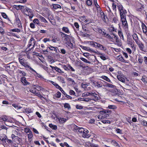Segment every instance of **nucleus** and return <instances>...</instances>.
Here are the masks:
<instances>
[{
    "mask_svg": "<svg viewBox=\"0 0 147 147\" xmlns=\"http://www.w3.org/2000/svg\"><path fill=\"white\" fill-rule=\"evenodd\" d=\"M117 77L118 80L122 82H125V80L124 78H123L122 76L121 75H117Z\"/></svg>",
    "mask_w": 147,
    "mask_h": 147,
    "instance_id": "11",
    "label": "nucleus"
},
{
    "mask_svg": "<svg viewBox=\"0 0 147 147\" xmlns=\"http://www.w3.org/2000/svg\"><path fill=\"white\" fill-rule=\"evenodd\" d=\"M18 73L20 74L21 76H26V73L24 71L21 70H18Z\"/></svg>",
    "mask_w": 147,
    "mask_h": 147,
    "instance_id": "23",
    "label": "nucleus"
},
{
    "mask_svg": "<svg viewBox=\"0 0 147 147\" xmlns=\"http://www.w3.org/2000/svg\"><path fill=\"white\" fill-rule=\"evenodd\" d=\"M49 127L51 128H52L53 129L56 130L57 129V126L56 125H54L52 123L49 124Z\"/></svg>",
    "mask_w": 147,
    "mask_h": 147,
    "instance_id": "20",
    "label": "nucleus"
},
{
    "mask_svg": "<svg viewBox=\"0 0 147 147\" xmlns=\"http://www.w3.org/2000/svg\"><path fill=\"white\" fill-rule=\"evenodd\" d=\"M66 121V120L64 118H62V119H59V121L61 122L62 123H64Z\"/></svg>",
    "mask_w": 147,
    "mask_h": 147,
    "instance_id": "57",
    "label": "nucleus"
},
{
    "mask_svg": "<svg viewBox=\"0 0 147 147\" xmlns=\"http://www.w3.org/2000/svg\"><path fill=\"white\" fill-rule=\"evenodd\" d=\"M21 80L24 85H26L30 84V83L27 81L26 78L24 77H22L21 78Z\"/></svg>",
    "mask_w": 147,
    "mask_h": 147,
    "instance_id": "6",
    "label": "nucleus"
},
{
    "mask_svg": "<svg viewBox=\"0 0 147 147\" xmlns=\"http://www.w3.org/2000/svg\"><path fill=\"white\" fill-rule=\"evenodd\" d=\"M89 83H82L81 85V86L83 88H86L89 85Z\"/></svg>",
    "mask_w": 147,
    "mask_h": 147,
    "instance_id": "22",
    "label": "nucleus"
},
{
    "mask_svg": "<svg viewBox=\"0 0 147 147\" xmlns=\"http://www.w3.org/2000/svg\"><path fill=\"white\" fill-rule=\"evenodd\" d=\"M100 55H100V57L101 58V59L103 60H105L107 59L106 57H105L104 56H103L102 54H100Z\"/></svg>",
    "mask_w": 147,
    "mask_h": 147,
    "instance_id": "52",
    "label": "nucleus"
},
{
    "mask_svg": "<svg viewBox=\"0 0 147 147\" xmlns=\"http://www.w3.org/2000/svg\"><path fill=\"white\" fill-rule=\"evenodd\" d=\"M97 31L99 33H100L102 34V32L103 30H103V29H101L100 28H98L97 29Z\"/></svg>",
    "mask_w": 147,
    "mask_h": 147,
    "instance_id": "61",
    "label": "nucleus"
},
{
    "mask_svg": "<svg viewBox=\"0 0 147 147\" xmlns=\"http://www.w3.org/2000/svg\"><path fill=\"white\" fill-rule=\"evenodd\" d=\"M118 33L119 36H120V38L121 39H123V34L121 31H118Z\"/></svg>",
    "mask_w": 147,
    "mask_h": 147,
    "instance_id": "33",
    "label": "nucleus"
},
{
    "mask_svg": "<svg viewBox=\"0 0 147 147\" xmlns=\"http://www.w3.org/2000/svg\"><path fill=\"white\" fill-rule=\"evenodd\" d=\"M12 106L17 109H20L22 108V107H21L19 105H18L15 104H13L12 105Z\"/></svg>",
    "mask_w": 147,
    "mask_h": 147,
    "instance_id": "31",
    "label": "nucleus"
},
{
    "mask_svg": "<svg viewBox=\"0 0 147 147\" xmlns=\"http://www.w3.org/2000/svg\"><path fill=\"white\" fill-rule=\"evenodd\" d=\"M24 130L25 132L26 133H30V132H32L31 130L29 128H25Z\"/></svg>",
    "mask_w": 147,
    "mask_h": 147,
    "instance_id": "35",
    "label": "nucleus"
},
{
    "mask_svg": "<svg viewBox=\"0 0 147 147\" xmlns=\"http://www.w3.org/2000/svg\"><path fill=\"white\" fill-rule=\"evenodd\" d=\"M28 138L29 139H31L33 137L32 132H30L28 135Z\"/></svg>",
    "mask_w": 147,
    "mask_h": 147,
    "instance_id": "49",
    "label": "nucleus"
},
{
    "mask_svg": "<svg viewBox=\"0 0 147 147\" xmlns=\"http://www.w3.org/2000/svg\"><path fill=\"white\" fill-rule=\"evenodd\" d=\"M95 94V92H87L84 93V94H83V96H88L90 95H94Z\"/></svg>",
    "mask_w": 147,
    "mask_h": 147,
    "instance_id": "17",
    "label": "nucleus"
},
{
    "mask_svg": "<svg viewBox=\"0 0 147 147\" xmlns=\"http://www.w3.org/2000/svg\"><path fill=\"white\" fill-rule=\"evenodd\" d=\"M119 11L120 12V16H121L123 15H125V13H127L126 10L123 9V7L121 5H118L117 6Z\"/></svg>",
    "mask_w": 147,
    "mask_h": 147,
    "instance_id": "2",
    "label": "nucleus"
},
{
    "mask_svg": "<svg viewBox=\"0 0 147 147\" xmlns=\"http://www.w3.org/2000/svg\"><path fill=\"white\" fill-rule=\"evenodd\" d=\"M26 15L28 16L29 17V18L30 20L34 16L33 13L32 11H31V12H29L28 13V14H26Z\"/></svg>",
    "mask_w": 147,
    "mask_h": 147,
    "instance_id": "21",
    "label": "nucleus"
},
{
    "mask_svg": "<svg viewBox=\"0 0 147 147\" xmlns=\"http://www.w3.org/2000/svg\"><path fill=\"white\" fill-rule=\"evenodd\" d=\"M112 7V8L113 10H116V5H115V3H113Z\"/></svg>",
    "mask_w": 147,
    "mask_h": 147,
    "instance_id": "59",
    "label": "nucleus"
},
{
    "mask_svg": "<svg viewBox=\"0 0 147 147\" xmlns=\"http://www.w3.org/2000/svg\"><path fill=\"white\" fill-rule=\"evenodd\" d=\"M138 61L139 63H140L141 64H142L143 61L142 58L139 57L138 59Z\"/></svg>",
    "mask_w": 147,
    "mask_h": 147,
    "instance_id": "46",
    "label": "nucleus"
},
{
    "mask_svg": "<svg viewBox=\"0 0 147 147\" xmlns=\"http://www.w3.org/2000/svg\"><path fill=\"white\" fill-rule=\"evenodd\" d=\"M138 45L140 49L142 51H143V49H144V47L143 44L142 42H140V41H139L138 42L136 43Z\"/></svg>",
    "mask_w": 147,
    "mask_h": 147,
    "instance_id": "8",
    "label": "nucleus"
},
{
    "mask_svg": "<svg viewBox=\"0 0 147 147\" xmlns=\"http://www.w3.org/2000/svg\"><path fill=\"white\" fill-rule=\"evenodd\" d=\"M90 147H98V145L94 144L93 143H91L90 145Z\"/></svg>",
    "mask_w": 147,
    "mask_h": 147,
    "instance_id": "53",
    "label": "nucleus"
},
{
    "mask_svg": "<svg viewBox=\"0 0 147 147\" xmlns=\"http://www.w3.org/2000/svg\"><path fill=\"white\" fill-rule=\"evenodd\" d=\"M141 80L144 83H147V80L146 79V77L145 76H142Z\"/></svg>",
    "mask_w": 147,
    "mask_h": 147,
    "instance_id": "26",
    "label": "nucleus"
},
{
    "mask_svg": "<svg viewBox=\"0 0 147 147\" xmlns=\"http://www.w3.org/2000/svg\"><path fill=\"white\" fill-rule=\"evenodd\" d=\"M10 31L13 32H20V30L18 28H14L10 30Z\"/></svg>",
    "mask_w": 147,
    "mask_h": 147,
    "instance_id": "27",
    "label": "nucleus"
},
{
    "mask_svg": "<svg viewBox=\"0 0 147 147\" xmlns=\"http://www.w3.org/2000/svg\"><path fill=\"white\" fill-rule=\"evenodd\" d=\"M145 6L140 3H138L136 7L137 11H141L144 8Z\"/></svg>",
    "mask_w": 147,
    "mask_h": 147,
    "instance_id": "4",
    "label": "nucleus"
},
{
    "mask_svg": "<svg viewBox=\"0 0 147 147\" xmlns=\"http://www.w3.org/2000/svg\"><path fill=\"white\" fill-rule=\"evenodd\" d=\"M55 68L56 69L55 70L58 72L59 73H63V71L62 70H61L59 68L57 67Z\"/></svg>",
    "mask_w": 147,
    "mask_h": 147,
    "instance_id": "39",
    "label": "nucleus"
},
{
    "mask_svg": "<svg viewBox=\"0 0 147 147\" xmlns=\"http://www.w3.org/2000/svg\"><path fill=\"white\" fill-rule=\"evenodd\" d=\"M7 117L5 116H2L0 119V120H2L4 121H6L7 120Z\"/></svg>",
    "mask_w": 147,
    "mask_h": 147,
    "instance_id": "45",
    "label": "nucleus"
},
{
    "mask_svg": "<svg viewBox=\"0 0 147 147\" xmlns=\"http://www.w3.org/2000/svg\"><path fill=\"white\" fill-rule=\"evenodd\" d=\"M121 18L123 25L126 28L127 27L128 25L126 19L125 15H123V16H121Z\"/></svg>",
    "mask_w": 147,
    "mask_h": 147,
    "instance_id": "3",
    "label": "nucleus"
},
{
    "mask_svg": "<svg viewBox=\"0 0 147 147\" xmlns=\"http://www.w3.org/2000/svg\"><path fill=\"white\" fill-rule=\"evenodd\" d=\"M16 24L18 25H19L20 24H21V21L20 20V19L18 18H16Z\"/></svg>",
    "mask_w": 147,
    "mask_h": 147,
    "instance_id": "37",
    "label": "nucleus"
},
{
    "mask_svg": "<svg viewBox=\"0 0 147 147\" xmlns=\"http://www.w3.org/2000/svg\"><path fill=\"white\" fill-rule=\"evenodd\" d=\"M53 8L55 9H57L58 8H61V6L59 5L58 4H53Z\"/></svg>",
    "mask_w": 147,
    "mask_h": 147,
    "instance_id": "25",
    "label": "nucleus"
},
{
    "mask_svg": "<svg viewBox=\"0 0 147 147\" xmlns=\"http://www.w3.org/2000/svg\"><path fill=\"white\" fill-rule=\"evenodd\" d=\"M39 18L41 22H43L45 23H47V21L44 17L42 16H39Z\"/></svg>",
    "mask_w": 147,
    "mask_h": 147,
    "instance_id": "19",
    "label": "nucleus"
},
{
    "mask_svg": "<svg viewBox=\"0 0 147 147\" xmlns=\"http://www.w3.org/2000/svg\"><path fill=\"white\" fill-rule=\"evenodd\" d=\"M76 107L77 109H81L83 108L82 106L77 105L76 106Z\"/></svg>",
    "mask_w": 147,
    "mask_h": 147,
    "instance_id": "44",
    "label": "nucleus"
},
{
    "mask_svg": "<svg viewBox=\"0 0 147 147\" xmlns=\"http://www.w3.org/2000/svg\"><path fill=\"white\" fill-rule=\"evenodd\" d=\"M91 99L90 98H80V100L81 101H84L85 102H88L89 100H91Z\"/></svg>",
    "mask_w": 147,
    "mask_h": 147,
    "instance_id": "32",
    "label": "nucleus"
},
{
    "mask_svg": "<svg viewBox=\"0 0 147 147\" xmlns=\"http://www.w3.org/2000/svg\"><path fill=\"white\" fill-rule=\"evenodd\" d=\"M33 22L34 23L37 24L38 25H40L39 20L37 19H35L33 20Z\"/></svg>",
    "mask_w": 147,
    "mask_h": 147,
    "instance_id": "30",
    "label": "nucleus"
},
{
    "mask_svg": "<svg viewBox=\"0 0 147 147\" xmlns=\"http://www.w3.org/2000/svg\"><path fill=\"white\" fill-rule=\"evenodd\" d=\"M30 26L32 28H35L34 23H31L30 24Z\"/></svg>",
    "mask_w": 147,
    "mask_h": 147,
    "instance_id": "60",
    "label": "nucleus"
},
{
    "mask_svg": "<svg viewBox=\"0 0 147 147\" xmlns=\"http://www.w3.org/2000/svg\"><path fill=\"white\" fill-rule=\"evenodd\" d=\"M144 61L145 63L147 65V57H144Z\"/></svg>",
    "mask_w": 147,
    "mask_h": 147,
    "instance_id": "64",
    "label": "nucleus"
},
{
    "mask_svg": "<svg viewBox=\"0 0 147 147\" xmlns=\"http://www.w3.org/2000/svg\"><path fill=\"white\" fill-rule=\"evenodd\" d=\"M79 133L83 138H87L90 136V134H88V130L86 129H84L82 127L79 130Z\"/></svg>",
    "mask_w": 147,
    "mask_h": 147,
    "instance_id": "1",
    "label": "nucleus"
},
{
    "mask_svg": "<svg viewBox=\"0 0 147 147\" xmlns=\"http://www.w3.org/2000/svg\"><path fill=\"white\" fill-rule=\"evenodd\" d=\"M117 132L120 134H122V131L119 129H117L116 130Z\"/></svg>",
    "mask_w": 147,
    "mask_h": 147,
    "instance_id": "62",
    "label": "nucleus"
},
{
    "mask_svg": "<svg viewBox=\"0 0 147 147\" xmlns=\"http://www.w3.org/2000/svg\"><path fill=\"white\" fill-rule=\"evenodd\" d=\"M62 30L63 31L67 34H69L70 33V31L67 27H63L62 28Z\"/></svg>",
    "mask_w": 147,
    "mask_h": 147,
    "instance_id": "10",
    "label": "nucleus"
},
{
    "mask_svg": "<svg viewBox=\"0 0 147 147\" xmlns=\"http://www.w3.org/2000/svg\"><path fill=\"white\" fill-rule=\"evenodd\" d=\"M25 11H26L28 13H29V12H31V11H32L31 9L29 8L26 7L25 8Z\"/></svg>",
    "mask_w": 147,
    "mask_h": 147,
    "instance_id": "51",
    "label": "nucleus"
},
{
    "mask_svg": "<svg viewBox=\"0 0 147 147\" xmlns=\"http://www.w3.org/2000/svg\"><path fill=\"white\" fill-rule=\"evenodd\" d=\"M117 59L119 61L123 62L124 63H127L126 61L124 60L123 58L121 56L119 55L117 57Z\"/></svg>",
    "mask_w": 147,
    "mask_h": 147,
    "instance_id": "12",
    "label": "nucleus"
},
{
    "mask_svg": "<svg viewBox=\"0 0 147 147\" xmlns=\"http://www.w3.org/2000/svg\"><path fill=\"white\" fill-rule=\"evenodd\" d=\"M141 124L144 126H147V121L143 120L141 123Z\"/></svg>",
    "mask_w": 147,
    "mask_h": 147,
    "instance_id": "48",
    "label": "nucleus"
},
{
    "mask_svg": "<svg viewBox=\"0 0 147 147\" xmlns=\"http://www.w3.org/2000/svg\"><path fill=\"white\" fill-rule=\"evenodd\" d=\"M1 15L3 16V17L6 19H9V18H8L7 16L5 14V13L2 12L1 13Z\"/></svg>",
    "mask_w": 147,
    "mask_h": 147,
    "instance_id": "38",
    "label": "nucleus"
},
{
    "mask_svg": "<svg viewBox=\"0 0 147 147\" xmlns=\"http://www.w3.org/2000/svg\"><path fill=\"white\" fill-rule=\"evenodd\" d=\"M102 78L104 80H106V81L109 82H111L110 80L106 76H102Z\"/></svg>",
    "mask_w": 147,
    "mask_h": 147,
    "instance_id": "24",
    "label": "nucleus"
},
{
    "mask_svg": "<svg viewBox=\"0 0 147 147\" xmlns=\"http://www.w3.org/2000/svg\"><path fill=\"white\" fill-rule=\"evenodd\" d=\"M80 59L82 60V61H83L84 62H85L86 63H90L91 62L88 61L86 59L84 58L83 57H81L80 58Z\"/></svg>",
    "mask_w": 147,
    "mask_h": 147,
    "instance_id": "28",
    "label": "nucleus"
},
{
    "mask_svg": "<svg viewBox=\"0 0 147 147\" xmlns=\"http://www.w3.org/2000/svg\"><path fill=\"white\" fill-rule=\"evenodd\" d=\"M74 25L77 29V30H78L79 26L78 23L77 22H75L74 23Z\"/></svg>",
    "mask_w": 147,
    "mask_h": 147,
    "instance_id": "50",
    "label": "nucleus"
},
{
    "mask_svg": "<svg viewBox=\"0 0 147 147\" xmlns=\"http://www.w3.org/2000/svg\"><path fill=\"white\" fill-rule=\"evenodd\" d=\"M108 108L109 109H115L117 108V107L116 106H115L114 105H109L108 107Z\"/></svg>",
    "mask_w": 147,
    "mask_h": 147,
    "instance_id": "34",
    "label": "nucleus"
},
{
    "mask_svg": "<svg viewBox=\"0 0 147 147\" xmlns=\"http://www.w3.org/2000/svg\"><path fill=\"white\" fill-rule=\"evenodd\" d=\"M64 106L65 108H67L69 110L71 109L70 105L68 103H65L64 105Z\"/></svg>",
    "mask_w": 147,
    "mask_h": 147,
    "instance_id": "29",
    "label": "nucleus"
},
{
    "mask_svg": "<svg viewBox=\"0 0 147 147\" xmlns=\"http://www.w3.org/2000/svg\"><path fill=\"white\" fill-rule=\"evenodd\" d=\"M61 93L59 92H58L55 94L56 97L57 98H59L60 97Z\"/></svg>",
    "mask_w": 147,
    "mask_h": 147,
    "instance_id": "43",
    "label": "nucleus"
},
{
    "mask_svg": "<svg viewBox=\"0 0 147 147\" xmlns=\"http://www.w3.org/2000/svg\"><path fill=\"white\" fill-rule=\"evenodd\" d=\"M88 43L90 44V45L96 48V45L97 44V43L92 41H89Z\"/></svg>",
    "mask_w": 147,
    "mask_h": 147,
    "instance_id": "14",
    "label": "nucleus"
},
{
    "mask_svg": "<svg viewBox=\"0 0 147 147\" xmlns=\"http://www.w3.org/2000/svg\"><path fill=\"white\" fill-rule=\"evenodd\" d=\"M61 53L63 54H65L66 53L65 50L64 49H61Z\"/></svg>",
    "mask_w": 147,
    "mask_h": 147,
    "instance_id": "63",
    "label": "nucleus"
},
{
    "mask_svg": "<svg viewBox=\"0 0 147 147\" xmlns=\"http://www.w3.org/2000/svg\"><path fill=\"white\" fill-rule=\"evenodd\" d=\"M142 26L143 32L144 33L146 32L147 31V27L146 26L144 23H143L142 24Z\"/></svg>",
    "mask_w": 147,
    "mask_h": 147,
    "instance_id": "18",
    "label": "nucleus"
},
{
    "mask_svg": "<svg viewBox=\"0 0 147 147\" xmlns=\"http://www.w3.org/2000/svg\"><path fill=\"white\" fill-rule=\"evenodd\" d=\"M93 85L97 88L101 87L102 86V84L100 82H95L93 83Z\"/></svg>",
    "mask_w": 147,
    "mask_h": 147,
    "instance_id": "5",
    "label": "nucleus"
},
{
    "mask_svg": "<svg viewBox=\"0 0 147 147\" xmlns=\"http://www.w3.org/2000/svg\"><path fill=\"white\" fill-rule=\"evenodd\" d=\"M99 113L100 114H106L107 113H108V111L105 110L104 111H100Z\"/></svg>",
    "mask_w": 147,
    "mask_h": 147,
    "instance_id": "55",
    "label": "nucleus"
},
{
    "mask_svg": "<svg viewBox=\"0 0 147 147\" xmlns=\"http://www.w3.org/2000/svg\"><path fill=\"white\" fill-rule=\"evenodd\" d=\"M105 37L107 38H108L109 39H112L113 37L111 36L110 35H109V34H107L105 36Z\"/></svg>",
    "mask_w": 147,
    "mask_h": 147,
    "instance_id": "47",
    "label": "nucleus"
},
{
    "mask_svg": "<svg viewBox=\"0 0 147 147\" xmlns=\"http://www.w3.org/2000/svg\"><path fill=\"white\" fill-rule=\"evenodd\" d=\"M60 33L61 34V35L62 38H64L65 40L67 41L68 40V39L69 38L68 37V35L62 32H60Z\"/></svg>",
    "mask_w": 147,
    "mask_h": 147,
    "instance_id": "7",
    "label": "nucleus"
},
{
    "mask_svg": "<svg viewBox=\"0 0 147 147\" xmlns=\"http://www.w3.org/2000/svg\"><path fill=\"white\" fill-rule=\"evenodd\" d=\"M96 48L100 49L102 50H106V49L105 47L97 43V44L96 45Z\"/></svg>",
    "mask_w": 147,
    "mask_h": 147,
    "instance_id": "13",
    "label": "nucleus"
},
{
    "mask_svg": "<svg viewBox=\"0 0 147 147\" xmlns=\"http://www.w3.org/2000/svg\"><path fill=\"white\" fill-rule=\"evenodd\" d=\"M92 3V2L91 0H87L86 1V4L88 6H90Z\"/></svg>",
    "mask_w": 147,
    "mask_h": 147,
    "instance_id": "40",
    "label": "nucleus"
},
{
    "mask_svg": "<svg viewBox=\"0 0 147 147\" xmlns=\"http://www.w3.org/2000/svg\"><path fill=\"white\" fill-rule=\"evenodd\" d=\"M100 15L101 16V17L103 21L105 22L106 18H107V16L105 15V13L103 11H102V12H101L100 13Z\"/></svg>",
    "mask_w": 147,
    "mask_h": 147,
    "instance_id": "9",
    "label": "nucleus"
},
{
    "mask_svg": "<svg viewBox=\"0 0 147 147\" xmlns=\"http://www.w3.org/2000/svg\"><path fill=\"white\" fill-rule=\"evenodd\" d=\"M107 86L108 87H110L113 88L114 87V86L112 84H109V83H107Z\"/></svg>",
    "mask_w": 147,
    "mask_h": 147,
    "instance_id": "58",
    "label": "nucleus"
},
{
    "mask_svg": "<svg viewBox=\"0 0 147 147\" xmlns=\"http://www.w3.org/2000/svg\"><path fill=\"white\" fill-rule=\"evenodd\" d=\"M132 36L134 39L136 43H137L139 41L138 40V36L136 34H134Z\"/></svg>",
    "mask_w": 147,
    "mask_h": 147,
    "instance_id": "15",
    "label": "nucleus"
},
{
    "mask_svg": "<svg viewBox=\"0 0 147 147\" xmlns=\"http://www.w3.org/2000/svg\"><path fill=\"white\" fill-rule=\"evenodd\" d=\"M26 7L25 6L20 5V9L22 10V11H25V9Z\"/></svg>",
    "mask_w": 147,
    "mask_h": 147,
    "instance_id": "36",
    "label": "nucleus"
},
{
    "mask_svg": "<svg viewBox=\"0 0 147 147\" xmlns=\"http://www.w3.org/2000/svg\"><path fill=\"white\" fill-rule=\"evenodd\" d=\"M19 60L21 64L23 66H24L25 65V63H24V61H23L22 59H21L20 58H19Z\"/></svg>",
    "mask_w": 147,
    "mask_h": 147,
    "instance_id": "42",
    "label": "nucleus"
},
{
    "mask_svg": "<svg viewBox=\"0 0 147 147\" xmlns=\"http://www.w3.org/2000/svg\"><path fill=\"white\" fill-rule=\"evenodd\" d=\"M74 129L76 130H78L79 132V129H80V128H82L80 127H79L76 125H74Z\"/></svg>",
    "mask_w": 147,
    "mask_h": 147,
    "instance_id": "41",
    "label": "nucleus"
},
{
    "mask_svg": "<svg viewBox=\"0 0 147 147\" xmlns=\"http://www.w3.org/2000/svg\"><path fill=\"white\" fill-rule=\"evenodd\" d=\"M69 94L71 95H75V93L74 91L73 90H70L69 91Z\"/></svg>",
    "mask_w": 147,
    "mask_h": 147,
    "instance_id": "56",
    "label": "nucleus"
},
{
    "mask_svg": "<svg viewBox=\"0 0 147 147\" xmlns=\"http://www.w3.org/2000/svg\"><path fill=\"white\" fill-rule=\"evenodd\" d=\"M82 29L84 31L86 32V33H88L89 32V31L87 28L85 27H82Z\"/></svg>",
    "mask_w": 147,
    "mask_h": 147,
    "instance_id": "54",
    "label": "nucleus"
},
{
    "mask_svg": "<svg viewBox=\"0 0 147 147\" xmlns=\"http://www.w3.org/2000/svg\"><path fill=\"white\" fill-rule=\"evenodd\" d=\"M24 112H26L27 114L29 113L32 112V111L31 109L30 108H26L24 109V110H22Z\"/></svg>",
    "mask_w": 147,
    "mask_h": 147,
    "instance_id": "16",
    "label": "nucleus"
}]
</instances>
